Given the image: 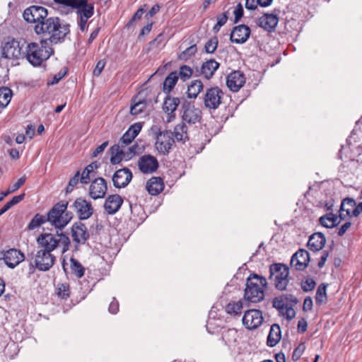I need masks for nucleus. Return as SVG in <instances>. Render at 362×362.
<instances>
[{
	"label": "nucleus",
	"instance_id": "1",
	"mask_svg": "<svg viewBox=\"0 0 362 362\" xmlns=\"http://www.w3.org/2000/svg\"><path fill=\"white\" fill-rule=\"evenodd\" d=\"M69 33V24L64 23L59 17L52 16L47 18L42 30L41 29L37 35H47V40H49L52 44H58L63 42Z\"/></svg>",
	"mask_w": 362,
	"mask_h": 362
},
{
	"label": "nucleus",
	"instance_id": "2",
	"mask_svg": "<svg viewBox=\"0 0 362 362\" xmlns=\"http://www.w3.org/2000/svg\"><path fill=\"white\" fill-rule=\"evenodd\" d=\"M47 44V40H40V44L25 41L23 59H25L33 66H40L54 54V49Z\"/></svg>",
	"mask_w": 362,
	"mask_h": 362
},
{
	"label": "nucleus",
	"instance_id": "3",
	"mask_svg": "<svg viewBox=\"0 0 362 362\" xmlns=\"http://www.w3.org/2000/svg\"><path fill=\"white\" fill-rule=\"evenodd\" d=\"M37 243L39 248L52 252L55 249L59 248L62 254L69 250L71 241L69 238L62 233H44L40 234L37 238Z\"/></svg>",
	"mask_w": 362,
	"mask_h": 362
},
{
	"label": "nucleus",
	"instance_id": "4",
	"mask_svg": "<svg viewBox=\"0 0 362 362\" xmlns=\"http://www.w3.org/2000/svg\"><path fill=\"white\" fill-rule=\"evenodd\" d=\"M136 137L128 130L123 134L119 139L118 144L111 147L112 156L110 162L115 165L119 163L122 160H128L136 154V145L126 147L129 145Z\"/></svg>",
	"mask_w": 362,
	"mask_h": 362
},
{
	"label": "nucleus",
	"instance_id": "5",
	"mask_svg": "<svg viewBox=\"0 0 362 362\" xmlns=\"http://www.w3.org/2000/svg\"><path fill=\"white\" fill-rule=\"evenodd\" d=\"M48 18L47 9L42 6H30L23 13V20L33 28L36 35L41 29L42 30L45 22Z\"/></svg>",
	"mask_w": 362,
	"mask_h": 362
},
{
	"label": "nucleus",
	"instance_id": "6",
	"mask_svg": "<svg viewBox=\"0 0 362 362\" xmlns=\"http://www.w3.org/2000/svg\"><path fill=\"white\" fill-rule=\"evenodd\" d=\"M67 202L61 201L54 204L48 212L47 219L48 220V222H49L52 226H54L56 228H63L71 219V216H70L67 213L64 214L67 209Z\"/></svg>",
	"mask_w": 362,
	"mask_h": 362
},
{
	"label": "nucleus",
	"instance_id": "7",
	"mask_svg": "<svg viewBox=\"0 0 362 362\" xmlns=\"http://www.w3.org/2000/svg\"><path fill=\"white\" fill-rule=\"evenodd\" d=\"M25 40H18L8 37L1 46V56L8 59H20L23 57Z\"/></svg>",
	"mask_w": 362,
	"mask_h": 362
},
{
	"label": "nucleus",
	"instance_id": "8",
	"mask_svg": "<svg viewBox=\"0 0 362 362\" xmlns=\"http://www.w3.org/2000/svg\"><path fill=\"white\" fill-rule=\"evenodd\" d=\"M269 279L274 282L275 287L279 291L286 288L288 284V267L281 263H274L269 267Z\"/></svg>",
	"mask_w": 362,
	"mask_h": 362
},
{
	"label": "nucleus",
	"instance_id": "9",
	"mask_svg": "<svg viewBox=\"0 0 362 362\" xmlns=\"http://www.w3.org/2000/svg\"><path fill=\"white\" fill-rule=\"evenodd\" d=\"M267 288L266 278L253 273L247 278L244 294H264Z\"/></svg>",
	"mask_w": 362,
	"mask_h": 362
},
{
	"label": "nucleus",
	"instance_id": "10",
	"mask_svg": "<svg viewBox=\"0 0 362 362\" xmlns=\"http://www.w3.org/2000/svg\"><path fill=\"white\" fill-rule=\"evenodd\" d=\"M223 97V91L218 86L206 88L203 97L204 106L210 110H216L222 103Z\"/></svg>",
	"mask_w": 362,
	"mask_h": 362
},
{
	"label": "nucleus",
	"instance_id": "11",
	"mask_svg": "<svg viewBox=\"0 0 362 362\" xmlns=\"http://www.w3.org/2000/svg\"><path fill=\"white\" fill-rule=\"evenodd\" d=\"M181 114L182 121L189 124H194L199 122L202 116V110L196 107L194 104L188 102L182 104Z\"/></svg>",
	"mask_w": 362,
	"mask_h": 362
},
{
	"label": "nucleus",
	"instance_id": "12",
	"mask_svg": "<svg viewBox=\"0 0 362 362\" xmlns=\"http://www.w3.org/2000/svg\"><path fill=\"white\" fill-rule=\"evenodd\" d=\"M56 258L49 250L41 248L37 252L35 256V266L40 271L49 270L55 262Z\"/></svg>",
	"mask_w": 362,
	"mask_h": 362
},
{
	"label": "nucleus",
	"instance_id": "13",
	"mask_svg": "<svg viewBox=\"0 0 362 362\" xmlns=\"http://www.w3.org/2000/svg\"><path fill=\"white\" fill-rule=\"evenodd\" d=\"M175 143L171 131L160 132L157 135L156 148L160 153L167 155Z\"/></svg>",
	"mask_w": 362,
	"mask_h": 362
},
{
	"label": "nucleus",
	"instance_id": "14",
	"mask_svg": "<svg viewBox=\"0 0 362 362\" xmlns=\"http://www.w3.org/2000/svg\"><path fill=\"white\" fill-rule=\"evenodd\" d=\"M286 296H279L273 300V307L278 310L279 315L286 317L288 321L296 316V311L291 304H288Z\"/></svg>",
	"mask_w": 362,
	"mask_h": 362
},
{
	"label": "nucleus",
	"instance_id": "15",
	"mask_svg": "<svg viewBox=\"0 0 362 362\" xmlns=\"http://www.w3.org/2000/svg\"><path fill=\"white\" fill-rule=\"evenodd\" d=\"M262 313L259 310L252 309L245 312L242 321L247 329H255L263 322Z\"/></svg>",
	"mask_w": 362,
	"mask_h": 362
},
{
	"label": "nucleus",
	"instance_id": "16",
	"mask_svg": "<svg viewBox=\"0 0 362 362\" xmlns=\"http://www.w3.org/2000/svg\"><path fill=\"white\" fill-rule=\"evenodd\" d=\"M73 208L80 220H86L93 214L91 203L83 197H78L74 201Z\"/></svg>",
	"mask_w": 362,
	"mask_h": 362
},
{
	"label": "nucleus",
	"instance_id": "17",
	"mask_svg": "<svg viewBox=\"0 0 362 362\" xmlns=\"http://www.w3.org/2000/svg\"><path fill=\"white\" fill-rule=\"evenodd\" d=\"M107 191L106 180L103 177L95 178L90 185L88 194L93 199L103 198Z\"/></svg>",
	"mask_w": 362,
	"mask_h": 362
},
{
	"label": "nucleus",
	"instance_id": "18",
	"mask_svg": "<svg viewBox=\"0 0 362 362\" xmlns=\"http://www.w3.org/2000/svg\"><path fill=\"white\" fill-rule=\"evenodd\" d=\"M139 170L144 174H151L156 172L159 163L157 158L151 155H144L138 160Z\"/></svg>",
	"mask_w": 362,
	"mask_h": 362
},
{
	"label": "nucleus",
	"instance_id": "19",
	"mask_svg": "<svg viewBox=\"0 0 362 362\" xmlns=\"http://www.w3.org/2000/svg\"><path fill=\"white\" fill-rule=\"evenodd\" d=\"M132 177V173L128 168L119 169L112 175L113 185L116 188H124L129 185Z\"/></svg>",
	"mask_w": 362,
	"mask_h": 362
},
{
	"label": "nucleus",
	"instance_id": "20",
	"mask_svg": "<svg viewBox=\"0 0 362 362\" xmlns=\"http://www.w3.org/2000/svg\"><path fill=\"white\" fill-rule=\"evenodd\" d=\"M69 8L76 9V13L81 18L89 19L94 13V6L89 4L88 0H73Z\"/></svg>",
	"mask_w": 362,
	"mask_h": 362
},
{
	"label": "nucleus",
	"instance_id": "21",
	"mask_svg": "<svg viewBox=\"0 0 362 362\" xmlns=\"http://www.w3.org/2000/svg\"><path fill=\"white\" fill-rule=\"evenodd\" d=\"M310 255L305 249H299L296 252L291 259V265L296 270L303 271L308 265Z\"/></svg>",
	"mask_w": 362,
	"mask_h": 362
},
{
	"label": "nucleus",
	"instance_id": "22",
	"mask_svg": "<svg viewBox=\"0 0 362 362\" xmlns=\"http://www.w3.org/2000/svg\"><path fill=\"white\" fill-rule=\"evenodd\" d=\"M245 74L240 71H233L230 73L226 78V85L233 92H238L245 83Z\"/></svg>",
	"mask_w": 362,
	"mask_h": 362
},
{
	"label": "nucleus",
	"instance_id": "23",
	"mask_svg": "<svg viewBox=\"0 0 362 362\" xmlns=\"http://www.w3.org/2000/svg\"><path fill=\"white\" fill-rule=\"evenodd\" d=\"M4 260L10 268H14L25 259L24 254L19 250L11 248L4 253Z\"/></svg>",
	"mask_w": 362,
	"mask_h": 362
},
{
	"label": "nucleus",
	"instance_id": "24",
	"mask_svg": "<svg viewBox=\"0 0 362 362\" xmlns=\"http://www.w3.org/2000/svg\"><path fill=\"white\" fill-rule=\"evenodd\" d=\"M73 240L78 244H84L89 238V233L86 226L81 223H75L71 227Z\"/></svg>",
	"mask_w": 362,
	"mask_h": 362
},
{
	"label": "nucleus",
	"instance_id": "25",
	"mask_svg": "<svg viewBox=\"0 0 362 362\" xmlns=\"http://www.w3.org/2000/svg\"><path fill=\"white\" fill-rule=\"evenodd\" d=\"M250 35V29L247 25H239L235 26L230 36L232 42L242 44L247 41Z\"/></svg>",
	"mask_w": 362,
	"mask_h": 362
},
{
	"label": "nucleus",
	"instance_id": "26",
	"mask_svg": "<svg viewBox=\"0 0 362 362\" xmlns=\"http://www.w3.org/2000/svg\"><path fill=\"white\" fill-rule=\"evenodd\" d=\"M279 23V17L275 13H264L257 21V25L267 32L274 31Z\"/></svg>",
	"mask_w": 362,
	"mask_h": 362
},
{
	"label": "nucleus",
	"instance_id": "27",
	"mask_svg": "<svg viewBox=\"0 0 362 362\" xmlns=\"http://www.w3.org/2000/svg\"><path fill=\"white\" fill-rule=\"evenodd\" d=\"M123 202L124 200L120 195L117 194H110L105 199L104 204L105 211L108 214H115L119 210L121 206L123 204Z\"/></svg>",
	"mask_w": 362,
	"mask_h": 362
},
{
	"label": "nucleus",
	"instance_id": "28",
	"mask_svg": "<svg viewBox=\"0 0 362 362\" xmlns=\"http://www.w3.org/2000/svg\"><path fill=\"white\" fill-rule=\"evenodd\" d=\"M180 104L178 98L166 97L163 104V111L168 114L167 122H172L175 118V111Z\"/></svg>",
	"mask_w": 362,
	"mask_h": 362
},
{
	"label": "nucleus",
	"instance_id": "29",
	"mask_svg": "<svg viewBox=\"0 0 362 362\" xmlns=\"http://www.w3.org/2000/svg\"><path fill=\"white\" fill-rule=\"evenodd\" d=\"M219 66L220 64L215 59L206 60L202 64L199 74L204 78L210 80Z\"/></svg>",
	"mask_w": 362,
	"mask_h": 362
},
{
	"label": "nucleus",
	"instance_id": "30",
	"mask_svg": "<svg viewBox=\"0 0 362 362\" xmlns=\"http://www.w3.org/2000/svg\"><path fill=\"white\" fill-rule=\"evenodd\" d=\"M326 243V238L322 233H315L312 234L308 242V247L313 252L321 250Z\"/></svg>",
	"mask_w": 362,
	"mask_h": 362
},
{
	"label": "nucleus",
	"instance_id": "31",
	"mask_svg": "<svg viewBox=\"0 0 362 362\" xmlns=\"http://www.w3.org/2000/svg\"><path fill=\"white\" fill-rule=\"evenodd\" d=\"M164 187L163 180L160 177H152L147 181L146 185V190L153 196L159 194L163 190Z\"/></svg>",
	"mask_w": 362,
	"mask_h": 362
},
{
	"label": "nucleus",
	"instance_id": "32",
	"mask_svg": "<svg viewBox=\"0 0 362 362\" xmlns=\"http://www.w3.org/2000/svg\"><path fill=\"white\" fill-rule=\"evenodd\" d=\"M281 338V331L278 324H273L271 326L269 333L267 337V344L270 347L276 346Z\"/></svg>",
	"mask_w": 362,
	"mask_h": 362
},
{
	"label": "nucleus",
	"instance_id": "33",
	"mask_svg": "<svg viewBox=\"0 0 362 362\" xmlns=\"http://www.w3.org/2000/svg\"><path fill=\"white\" fill-rule=\"evenodd\" d=\"M203 89L204 84L200 79L192 81L187 86V98L190 99H196Z\"/></svg>",
	"mask_w": 362,
	"mask_h": 362
},
{
	"label": "nucleus",
	"instance_id": "34",
	"mask_svg": "<svg viewBox=\"0 0 362 362\" xmlns=\"http://www.w3.org/2000/svg\"><path fill=\"white\" fill-rule=\"evenodd\" d=\"M146 107V100L141 98L140 94L134 97L132 100L130 113L132 115H138L144 112Z\"/></svg>",
	"mask_w": 362,
	"mask_h": 362
},
{
	"label": "nucleus",
	"instance_id": "35",
	"mask_svg": "<svg viewBox=\"0 0 362 362\" xmlns=\"http://www.w3.org/2000/svg\"><path fill=\"white\" fill-rule=\"evenodd\" d=\"M243 299L238 301H230L224 307L226 313L232 316H240L243 308Z\"/></svg>",
	"mask_w": 362,
	"mask_h": 362
},
{
	"label": "nucleus",
	"instance_id": "36",
	"mask_svg": "<svg viewBox=\"0 0 362 362\" xmlns=\"http://www.w3.org/2000/svg\"><path fill=\"white\" fill-rule=\"evenodd\" d=\"M319 221L322 226L328 228H333L339 223V217L332 213L321 216Z\"/></svg>",
	"mask_w": 362,
	"mask_h": 362
},
{
	"label": "nucleus",
	"instance_id": "37",
	"mask_svg": "<svg viewBox=\"0 0 362 362\" xmlns=\"http://www.w3.org/2000/svg\"><path fill=\"white\" fill-rule=\"evenodd\" d=\"M178 81V75L177 71L170 72L165 78L163 82V89L167 93H170L175 86Z\"/></svg>",
	"mask_w": 362,
	"mask_h": 362
},
{
	"label": "nucleus",
	"instance_id": "38",
	"mask_svg": "<svg viewBox=\"0 0 362 362\" xmlns=\"http://www.w3.org/2000/svg\"><path fill=\"white\" fill-rule=\"evenodd\" d=\"M173 133L178 141H185L188 139L187 127L184 122L176 125Z\"/></svg>",
	"mask_w": 362,
	"mask_h": 362
},
{
	"label": "nucleus",
	"instance_id": "39",
	"mask_svg": "<svg viewBox=\"0 0 362 362\" xmlns=\"http://www.w3.org/2000/svg\"><path fill=\"white\" fill-rule=\"evenodd\" d=\"M12 91L7 87L0 88V107H6L11 101Z\"/></svg>",
	"mask_w": 362,
	"mask_h": 362
},
{
	"label": "nucleus",
	"instance_id": "40",
	"mask_svg": "<svg viewBox=\"0 0 362 362\" xmlns=\"http://www.w3.org/2000/svg\"><path fill=\"white\" fill-rule=\"evenodd\" d=\"M355 206V200L352 198H345L341 204V211H346V215L349 216H354V211Z\"/></svg>",
	"mask_w": 362,
	"mask_h": 362
},
{
	"label": "nucleus",
	"instance_id": "41",
	"mask_svg": "<svg viewBox=\"0 0 362 362\" xmlns=\"http://www.w3.org/2000/svg\"><path fill=\"white\" fill-rule=\"evenodd\" d=\"M97 168L98 165L96 162H93L87 165L82 172L80 177V182L83 184H88L90 180V175L93 172L94 169H96Z\"/></svg>",
	"mask_w": 362,
	"mask_h": 362
},
{
	"label": "nucleus",
	"instance_id": "42",
	"mask_svg": "<svg viewBox=\"0 0 362 362\" xmlns=\"http://www.w3.org/2000/svg\"><path fill=\"white\" fill-rule=\"evenodd\" d=\"M70 262L72 274L78 278H81L84 275L85 268L77 259L74 258H71Z\"/></svg>",
	"mask_w": 362,
	"mask_h": 362
},
{
	"label": "nucleus",
	"instance_id": "43",
	"mask_svg": "<svg viewBox=\"0 0 362 362\" xmlns=\"http://www.w3.org/2000/svg\"><path fill=\"white\" fill-rule=\"evenodd\" d=\"M197 52V48L196 45H193L189 46V47L186 48L184 51L180 52L178 54V59L181 61H188L192 57L195 55V54Z\"/></svg>",
	"mask_w": 362,
	"mask_h": 362
},
{
	"label": "nucleus",
	"instance_id": "44",
	"mask_svg": "<svg viewBox=\"0 0 362 362\" xmlns=\"http://www.w3.org/2000/svg\"><path fill=\"white\" fill-rule=\"evenodd\" d=\"M47 216L41 215L40 214H37L35 215V216L32 218L30 222L29 223L28 226V228L29 230H34L45 222L48 221L47 219Z\"/></svg>",
	"mask_w": 362,
	"mask_h": 362
},
{
	"label": "nucleus",
	"instance_id": "45",
	"mask_svg": "<svg viewBox=\"0 0 362 362\" xmlns=\"http://www.w3.org/2000/svg\"><path fill=\"white\" fill-rule=\"evenodd\" d=\"M177 75L178 78H180V79L185 82L192 76L193 70L190 66L187 65H182L179 69Z\"/></svg>",
	"mask_w": 362,
	"mask_h": 362
},
{
	"label": "nucleus",
	"instance_id": "46",
	"mask_svg": "<svg viewBox=\"0 0 362 362\" xmlns=\"http://www.w3.org/2000/svg\"><path fill=\"white\" fill-rule=\"evenodd\" d=\"M300 286L304 292H310L315 288L316 282L313 278L307 276L301 281Z\"/></svg>",
	"mask_w": 362,
	"mask_h": 362
},
{
	"label": "nucleus",
	"instance_id": "47",
	"mask_svg": "<svg viewBox=\"0 0 362 362\" xmlns=\"http://www.w3.org/2000/svg\"><path fill=\"white\" fill-rule=\"evenodd\" d=\"M218 40L216 36L210 38L204 45V49L206 52L209 54L214 53L218 46Z\"/></svg>",
	"mask_w": 362,
	"mask_h": 362
},
{
	"label": "nucleus",
	"instance_id": "48",
	"mask_svg": "<svg viewBox=\"0 0 362 362\" xmlns=\"http://www.w3.org/2000/svg\"><path fill=\"white\" fill-rule=\"evenodd\" d=\"M165 45V39L163 33H160L151 41L148 44L149 49L160 48Z\"/></svg>",
	"mask_w": 362,
	"mask_h": 362
},
{
	"label": "nucleus",
	"instance_id": "49",
	"mask_svg": "<svg viewBox=\"0 0 362 362\" xmlns=\"http://www.w3.org/2000/svg\"><path fill=\"white\" fill-rule=\"evenodd\" d=\"M222 337L226 344H230L236 341L237 332L234 329H228L223 333Z\"/></svg>",
	"mask_w": 362,
	"mask_h": 362
},
{
	"label": "nucleus",
	"instance_id": "50",
	"mask_svg": "<svg viewBox=\"0 0 362 362\" xmlns=\"http://www.w3.org/2000/svg\"><path fill=\"white\" fill-rule=\"evenodd\" d=\"M26 176L24 175L21 177H20L17 182H16L12 185L9 186V187L7 189V190L5 192L6 194H9L11 193H13L16 191H17L19 188H21L25 182L26 181Z\"/></svg>",
	"mask_w": 362,
	"mask_h": 362
},
{
	"label": "nucleus",
	"instance_id": "51",
	"mask_svg": "<svg viewBox=\"0 0 362 362\" xmlns=\"http://www.w3.org/2000/svg\"><path fill=\"white\" fill-rule=\"evenodd\" d=\"M146 5L144 4L142 7L139 8L134 14L132 18L127 24V27H129L134 21L140 20L146 11Z\"/></svg>",
	"mask_w": 362,
	"mask_h": 362
},
{
	"label": "nucleus",
	"instance_id": "52",
	"mask_svg": "<svg viewBox=\"0 0 362 362\" xmlns=\"http://www.w3.org/2000/svg\"><path fill=\"white\" fill-rule=\"evenodd\" d=\"M305 349V345L304 343H300L298 346L294 349L292 358L293 361L298 360L302 356L303 353Z\"/></svg>",
	"mask_w": 362,
	"mask_h": 362
},
{
	"label": "nucleus",
	"instance_id": "53",
	"mask_svg": "<svg viewBox=\"0 0 362 362\" xmlns=\"http://www.w3.org/2000/svg\"><path fill=\"white\" fill-rule=\"evenodd\" d=\"M79 176L80 172L77 171L74 176L70 179L69 185L66 187V192H71L74 189V187L78 183V181L80 180Z\"/></svg>",
	"mask_w": 362,
	"mask_h": 362
},
{
	"label": "nucleus",
	"instance_id": "54",
	"mask_svg": "<svg viewBox=\"0 0 362 362\" xmlns=\"http://www.w3.org/2000/svg\"><path fill=\"white\" fill-rule=\"evenodd\" d=\"M233 14L235 16L234 22L236 23L240 21V19L243 16V8L240 4H238L236 6L235 8L233 11Z\"/></svg>",
	"mask_w": 362,
	"mask_h": 362
},
{
	"label": "nucleus",
	"instance_id": "55",
	"mask_svg": "<svg viewBox=\"0 0 362 362\" xmlns=\"http://www.w3.org/2000/svg\"><path fill=\"white\" fill-rule=\"evenodd\" d=\"M264 296H244V302L259 303L264 300Z\"/></svg>",
	"mask_w": 362,
	"mask_h": 362
},
{
	"label": "nucleus",
	"instance_id": "56",
	"mask_svg": "<svg viewBox=\"0 0 362 362\" xmlns=\"http://www.w3.org/2000/svg\"><path fill=\"white\" fill-rule=\"evenodd\" d=\"M313 300L310 296H308L305 298L303 305V310L304 312H308L312 310L313 309Z\"/></svg>",
	"mask_w": 362,
	"mask_h": 362
},
{
	"label": "nucleus",
	"instance_id": "57",
	"mask_svg": "<svg viewBox=\"0 0 362 362\" xmlns=\"http://www.w3.org/2000/svg\"><path fill=\"white\" fill-rule=\"evenodd\" d=\"M108 310L112 314H116L119 310V303L115 297L112 298V300L109 305Z\"/></svg>",
	"mask_w": 362,
	"mask_h": 362
},
{
	"label": "nucleus",
	"instance_id": "58",
	"mask_svg": "<svg viewBox=\"0 0 362 362\" xmlns=\"http://www.w3.org/2000/svg\"><path fill=\"white\" fill-rule=\"evenodd\" d=\"M141 125L139 123H135L128 129V131L132 133L135 137L139 134L141 130Z\"/></svg>",
	"mask_w": 362,
	"mask_h": 362
},
{
	"label": "nucleus",
	"instance_id": "59",
	"mask_svg": "<svg viewBox=\"0 0 362 362\" xmlns=\"http://www.w3.org/2000/svg\"><path fill=\"white\" fill-rule=\"evenodd\" d=\"M107 145H108V141H107L103 142L100 146H98L92 153V157H96V156H98V155L103 153L104 151V150L105 149V148L107 146Z\"/></svg>",
	"mask_w": 362,
	"mask_h": 362
},
{
	"label": "nucleus",
	"instance_id": "60",
	"mask_svg": "<svg viewBox=\"0 0 362 362\" xmlns=\"http://www.w3.org/2000/svg\"><path fill=\"white\" fill-rule=\"evenodd\" d=\"M105 62H103L102 60L98 62V63L96 64L95 68L93 71V74L96 76H100L105 67Z\"/></svg>",
	"mask_w": 362,
	"mask_h": 362
},
{
	"label": "nucleus",
	"instance_id": "61",
	"mask_svg": "<svg viewBox=\"0 0 362 362\" xmlns=\"http://www.w3.org/2000/svg\"><path fill=\"white\" fill-rule=\"evenodd\" d=\"M298 332L299 333H304L307 330L308 323L305 319L302 318L298 322Z\"/></svg>",
	"mask_w": 362,
	"mask_h": 362
},
{
	"label": "nucleus",
	"instance_id": "62",
	"mask_svg": "<svg viewBox=\"0 0 362 362\" xmlns=\"http://www.w3.org/2000/svg\"><path fill=\"white\" fill-rule=\"evenodd\" d=\"M160 9V6L159 4H155L153 6L148 12L146 14V18H151L155 16Z\"/></svg>",
	"mask_w": 362,
	"mask_h": 362
},
{
	"label": "nucleus",
	"instance_id": "63",
	"mask_svg": "<svg viewBox=\"0 0 362 362\" xmlns=\"http://www.w3.org/2000/svg\"><path fill=\"white\" fill-rule=\"evenodd\" d=\"M25 197V193H22L19 195L14 196L9 202L8 203L11 204V206L20 203L21 201L24 199Z\"/></svg>",
	"mask_w": 362,
	"mask_h": 362
},
{
	"label": "nucleus",
	"instance_id": "64",
	"mask_svg": "<svg viewBox=\"0 0 362 362\" xmlns=\"http://www.w3.org/2000/svg\"><path fill=\"white\" fill-rule=\"evenodd\" d=\"M351 223L349 221L344 223L338 230V233H337L338 235L343 236L346 233L347 230L351 227Z\"/></svg>",
	"mask_w": 362,
	"mask_h": 362
}]
</instances>
